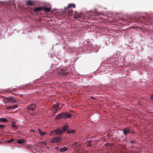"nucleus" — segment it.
I'll return each instance as SVG.
<instances>
[{
    "label": "nucleus",
    "instance_id": "obj_1",
    "mask_svg": "<svg viewBox=\"0 0 153 153\" xmlns=\"http://www.w3.org/2000/svg\"><path fill=\"white\" fill-rule=\"evenodd\" d=\"M61 137L60 136L53 137L52 138L51 142V143H55L59 142L61 140Z\"/></svg>",
    "mask_w": 153,
    "mask_h": 153
},
{
    "label": "nucleus",
    "instance_id": "obj_2",
    "mask_svg": "<svg viewBox=\"0 0 153 153\" xmlns=\"http://www.w3.org/2000/svg\"><path fill=\"white\" fill-rule=\"evenodd\" d=\"M68 73V71L67 69L65 68L61 70L59 72V75L63 76L66 75Z\"/></svg>",
    "mask_w": 153,
    "mask_h": 153
},
{
    "label": "nucleus",
    "instance_id": "obj_3",
    "mask_svg": "<svg viewBox=\"0 0 153 153\" xmlns=\"http://www.w3.org/2000/svg\"><path fill=\"white\" fill-rule=\"evenodd\" d=\"M73 12L72 10L70 8H69L68 7L65 8V11H64L65 14L66 13L68 14L69 15L71 14Z\"/></svg>",
    "mask_w": 153,
    "mask_h": 153
},
{
    "label": "nucleus",
    "instance_id": "obj_4",
    "mask_svg": "<svg viewBox=\"0 0 153 153\" xmlns=\"http://www.w3.org/2000/svg\"><path fill=\"white\" fill-rule=\"evenodd\" d=\"M59 108L58 104H55L53 105V107L52 109V110L53 113H56L58 110Z\"/></svg>",
    "mask_w": 153,
    "mask_h": 153
},
{
    "label": "nucleus",
    "instance_id": "obj_5",
    "mask_svg": "<svg viewBox=\"0 0 153 153\" xmlns=\"http://www.w3.org/2000/svg\"><path fill=\"white\" fill-rule=\"evenodd\" d=\"M36 108V105L34 104H32L29 105L28 107V109L31 110V111L35 110V108Z\"/></svg>",
    "mask_w": 153,
    "mask_h": 153
},
{
    "label": "nucleus",
    "instance_id": "obj_6",
    "mask_svg": "<svg viewBox=\"0 0 153 153\" xmlns=\"http://www.w3.org/2000/svg\"><path fill=\"white\" fill-rule=\"evenodd\" d=\"M43 7H36L33 9V11L35 12H37L43 10Z\"/></svg>",
    "mask_w": 153,
    "mask_h": 153
},
{
    "label": "nucleus",
    "instance_id": "obj_7",
    "mask_svg": "<svg viewBox=\"0 0 153 153\" xmlns=\"http://www.w3.org/2000/svg\"><path fill=\"white\" fill-rule=\"evenodd\" d=\"M63 113L57 115L56 119L58 120L61 119L62 118H64Z\"/></svg>",
    "mask_w": 153,
    "mask_h": 153
},
{
    "label": "nucleus",
    "instance_id": "obj_8",
    "mask_svg": "<svg viewBox=\"0 0 153 153\" xmlns=\"http://www.w3.org/2000/svg\"><path fill=\"white\" fill-rule=\"evenodd\" d=\"M55 131L56 133L58 134H61L63 132V131L62 129V128H58L55 130Z\"/></svg>",
    "mask_w": 153,
    "mask_h": 153
},
{
    "label": "nucleus",
    "instance_id": "obj_9",
    "mask_svg": "<svg viewBox=\"0 0 153 153\" xmlns=\"http://www.w3.org/2000/svg\"><path fill=\"white\" fill-rule=\"evenodd\" d=\"M63 114L64 118L65 119L71 117V115L68 113H63Z\"/></svg>",
    "mask_w": 153,
    "mask_h": 153
},
{
    "label": "nucleus",
    "instance_id": "obj_10",
    "mask_svg": "<svg viewBox=\"0 0 153 153\" xmlns=\"http://www.w3.org/2000/svg\"><path fill=\"white\" fill-rule=\"evenodd\" d=\"M81 16H82V15L81 14H78V13H76L74 15V18H81Z\"/></svg>",
    "mask_w": 153,
    "mask_h": 153
},
{
    "label": "nucleus",
    "instance_id": "obj_11",
    "mask_svg": "<svg viewBox=\"0 0 153 153\" xmlns=\"http://www.w3.org/2000/svg\"><path fill=\"white\" fill-rule=\"evenodd\" d=\"M8 122L7 120L4 118H2L0 119V122Z\"/></svg>",
    "mask_w": 153,
    "mask_h": 153
},
{
    "label": "nucleus",
    "instance_id": "obj_12",
    "mask_svg": "<svg viewBox=\"0 0 153 153\" xmlns=\"http://www.w3.org/2000/svg\"><path fill=\"white\" fill-rule=\"evenodd\" d=\"M38 130L41 136H43L47 134V133L45 132H42L41 130L39 129H38Z\"/></svg>",
    "mask_w": 153,
    "mask_h": 153
},
{
    "label": "nucleus",
    "instance_id": "obj_13",
    "mask_svg": "<svg viewBox=\"0 0 153 153\" xmlns=\"http://www.w3.org/2000/svg\"><path fill=\"white\" fill-rule=\"evenodd\" d=\"M43 7L44 8H43V10H44L46 12H49L51 9V8L50 7Z\"/></svg>",
    "mask_w": 153,
    "mask_h": 153
},
{
    "label": "nucleus",
    "instance_id": "obj_14",
    "mask_svg": "<svg viewBox=\"0 0 153 153\" xmlns=\"http://www.w3.org/2000/svg\"><path fill=\"white\" fill-rule=\"evenodd\" d=\"M27 4L28 5L31 6L33 5L34 4V3H33V2L32 1H28L27 2Z\"/></svg>",
    "mask_w": 153,
    "mask_h": 153
},
{
    "label": "nucleus",
    "instance_id": "obj_15",
    "mask_svg": "<svg viewBox=\"0 0 153 153\" xmlns=\"http://www.w3.org/2000/svg\"><path fill=\"white\" fill-rule=\"evenodd\" d=\"M25 140L24 139H19L17 140V142L19 144H22L24 143Z\"/></svg>",
    "mask_w": 153,
    "mask_h": 153
},
{
    "label": "nucleus",
    "instance_id": "obj_16",
    "mask_svg": "<svg viewBox=\"0 0 153 153\" xmlns=\"http://www.w3.org/2000/svg\"><path fill=\"white\" fill-rule=\"evenodd\" d=\"M68 7L70 8L71 7L75 8V4H68Z\"/></svg>",
    "mask_w": 153,
    "mask_h": 153
},
{
    "label": "nucleus",
    "instance_id": "obj_17",
    "mask_svg": "<svg viewBox=\"0 0 153 153\" xmlns=\"http://www.w3.org/2000/svg\"><path fill=\"white\" fill-rule=\"evenodd\" d=\"M68 128V126L66 125L64 126L63 127H62V130L64 132L65 130H67Z\"/></svg>",
    "mask_w": 153,
    "mask_h": 153
},
{
    "label": "nucleus",
    "instance_id": "obj_18",
    "mask_svg": "<svg viewBox=\"0 0 153 153\" xmlns=\"http://www.w3.org/2000/svg\"><path fill=\"white\" fill-rule=\"evenodd\" d=\"M68 149V148L66 147H64L60 149V152H64L66 151Z\"/></svg>",
    "mask_w": 153,
    "mask_h": 153
},
{
    "label": "nucleus",
    "instance_id": "obj_19",
    "mask_svg": "<svg viewBox=\"0 0 153 153\" xmlns=\"http://www.w3.org/2000/svg\"><path fill=\"white\" fill-rule=\"evenodd\" d=\"M123 133L124 134L126 135L129 133V130L128 129H125L123 130Z\"/></svg>",
    "mask_w": 153,
    "mask_h": 153
},
{
    "label": "nucleus",
    "instance_id": "obj_20",
    "mask_svg": "<svg viewBox=\"0 0 153 153\" xmlns=\"http://www.w3.org/2000/svg\"><path fill=\"white\" fill-rule=\"evenodd\" d=\"M55 132V130L52 131L50 132V136H51L52 135H55V134H54Z\"/></svg>",
    "mask_w": 153,
    "mask_h": 153
},
{
    "label": "nucleus",
    "instance_id": "obj_21",
    "mask_svg": "<svg viewBox=\"0 0 153 153\" xmlns=\"http://www.w3.org/2000/svg\"><path fill=\"white\" fill-rule=\"evenodd\" d=\"M77 143H74L73 144L72 147L73 148H76V147L77 146Z\"/></svg>",
    "mask_w": 153,
    "mask_h": 153
},
{
    "label": "nucleus",
    "instance_id": "obj_22",
    "mask_svg": "<svg viewBox=\"0 0 153 153\" xmlns=\"http://www.w3.org/2000/svg\"><path fill=\"white\" fill-rule=\"evenodd\" d=\"M14 139H10L9 140H8L7 141V143H10L11 142H12L13 141Z\"/></svg>",
    "mask_w": 153,
    "mask_h": 153
},
{
    "label": "nucleus",
    "instance_id": "obj_23",
    "mask_svg": "<svg viewBox=\"0 0 153 153\" xmlns=\"http://www.w3.org/2000/svg\"><path fill=\"white\" fill-rule=\"evenodd\" d=\"M5 126L4 125H0V128L3 129L5 127Z\"/></svg>",
    "mask_w": 153,
    "mask_h": 153
},
{
    "label": "nucleus",
    "instance_id": "obj_24",
    "mask_svg": "<svg viewBox=\"0 0 153 153\" xmlns=\"http://www.w3.org/2000/svg\"><path fill=\"white\" fill-rule=\"evenodd\" d=\"M69 132L70 133H74L75 132V131L73 129L69 131Z\"/></svg>",
    "mask_w": 153,
    "mask_h": 153
},
{
    "label": "nucleus",
    "instance_id": "obj_25",
    "mask_svg": "<svg viewBox=\"0 0 153 153\" xmlns=\"http://www.w3.org/2000/svg\"><path fill=\"white\" fill-rule=\"evenodd\" d=\"M17 107V106L16 105H14L12 107H10V108H16Z\"/></svg>",
    "mask_w": 153,
    "mask_h": 153
},
{
    "label": "nucleus",
    "instance_id": "obj_26",
    "mask_svg": "<svg viewBox=\"0 0 153 153\" xmlns=\"http://www.w3.org/2000/svg\"><path fill=\"white\" fill-rule=\"evenodd\" d=\"M5 92H7V93H10V91L9 90H6L5 91Z\"/></svg>",
    "mask_w": 153,
    "mask_h": 153
},
{
    "label": "nucleus",
    "instance_id": "obj_27",
    "mask_svg": "<svg viewBox=\"0 0 153 153\" xmlns=\"http://www.w3.org/2000/svg\"><path fill=\"white\" fill-rule=\"evenodd\" d=\"M6 98H7V99H9L11 100H13V98H11V97H10V98L6 97Z\"/></svg>",
    "mask_w": 153,
    "mask_h": 153
},
{
    "label": "nucleus",
    "instance_id": "obj_28",
    "mask_svg": "<svg viewBox=\"0 0 153 153\" xmlns=\"http://www.w3.org/2000/svg\"><path fill=\"white\" fill-rule=\"evenodd\" d=\"M150 98L151 100L153 101V96H151Z\"/></svg>",
    "mask_w": 153,
    "mask_h": 153
},
{
    "label": "nucleus",
    "instance_id": "obj_29",
    "mask_svg": "<svg viewBox=\"0 0 153 153\" xmlns=\"http://www.w3.org/2000/svg\"><path fill=\"white\" fill-rule=\"evenodd\" d=\"M30 131H33V132H35V131L33 130H30Z\"/></svg>",
    "mask_w": 153,
    "mask_h": 153
},
{
    "label": "nucleus",
    "instance_id": "obj_30",
    "mask_svg": "<svg viewBox=\"0 0 153 153\" xmlns=\"http://www.w3.org/2000/svg\"><path fill=\"white\" fill-rule=\"evenodd\" d=\"M91 98H92L93 99H95V98H94V97H93V96H91Z\"/></svg>",
    "mask_w": 153,
    "mask_h": 153
},
{
    "label": "nucleus",
    "instance_id": "obj_31",
    "mask_svg": "<svg viewBox=\"0 0 153 153\" xmlns=\"http://www.w3.org/2000/svg\"><path fill=\"white\" fill-rule=\"evenodd\" d=\"M12 94H13V95H15L16 96H17V95L16 94H15L13 93H12Z\"/></svg>",
    "mask_w": 153,
    "mask_h": 153
},
{
    "label": "nucleus",
    "instance_id": "obj_32",
    "mask_svg": "<svg viewBox=\"0 0 153 153\" xmlns=\"http://www.w3.org/2000/svg\"><path fill=\"white\" fill-rule=\"evenodd\" d=\"M152 96H153V95H152Z\"/></svg>",
    "mask_w": 153,
    "mask_h": 153
}]
</instances>
